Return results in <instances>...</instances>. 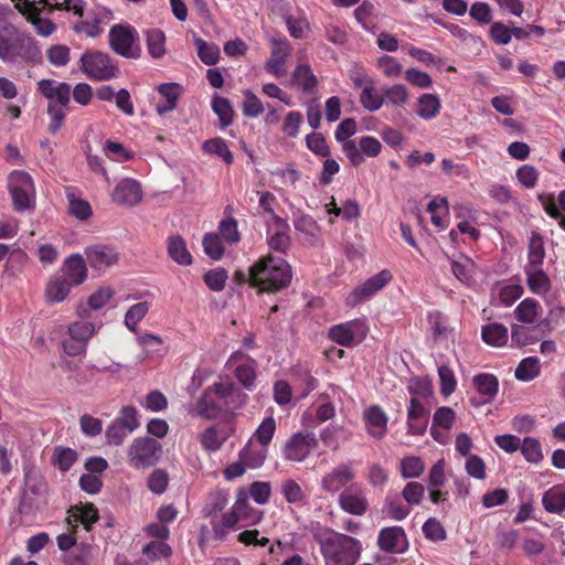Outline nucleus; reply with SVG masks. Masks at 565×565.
I'll return each instance as SVG.
<instances>
[{
  "label": "nucleus",
  "instance_id": "obj_44",
  "mask_svg": "<svg viewBox=\"0 0 565 565\" xmlns=\"http://www.w3.org/2000/svg\"><path fill=\"white\" fill-rule=\"evenodd\" d=\"M227 502V495L223 491L211 493L207 502L202 509V515L210 520L217 519L218 513L226 507Z\"/></svg>",
  "mask_w": 565,
  "mask_h": 565
},
{
  "label": "nucleus",
  "instance_id": "obj_56",
  "mask_svg": "<svg viewBox=\"0 0 565 565\" xmlns=\"http://www.w3.org/2000/svg\"><path fill=\"white\" fill-rule=\"evenodd\" d=\"M438 376L440 381V394L448 397L457 387L455 373L448 365H440L438 367Z\"/></svg>",
  "mask_w": 565,
  "mask_h": 565
},
{
  "label": "nucleus",
  "instance_id": "obj_41",
  "mask_svg": "<svg viewBox=\"0 0 565 565\" xmlns=\"http://www.w3.org/2000/svg\"><path fill=\"white\" fill-rule=\"evenodd\" d=\"M292 83L301 87L306 93H310L317 86V77L307 64L298 65L292 73Z\"/></svg>",
  "mask_w": 565,
  "mask_h": 565
},
{
  "label": "nucleus",
  "instance_id": "obj_16",
  "mask_svg": "<svg viewBox=\"0 0 565 565\" xmlns=\"http://www.w3.org/2000/svg\"><path fill=\"white\" fill-rule=\"evenodd\" d=\"M142 194L140 183L135 179L126 178L115 186L111 200L121 206H135L142 200Z\"/></svg>",
  "mask_w": 565,
  "mask_h": 565
},
{
  "label": "nucleus",
  "instance_id": "obj_14",
  "mask_svg": "<svg viewBox=\"0 0 565 565\" xmlns=\"http://www.w3.org/2000/svg\"><path fill=\"white\" fill-rule=\"evenodd\" d=\"M355 471L350 463H340L324 473L321 478V489L334 494L355 479Z\"/></svg>",
  "mask_w": 565,
  "mask_h": 565
},
{
  "label": "nucleus",
  "instance_id": "obj_6",
  "mask_svg": "<svg viewBox=\"0 0 565 565\" xmlns=\"http://www.w3.org/2000/svg\"><path fill=\"white\" fill-rule=\"evenodd\" d=\"M109 46L118 55L137 60L141 56L140 38L130 24H115L109 30Z\"/></svg>",
  "mask_w": 565,
  "mask_h": 565
},
{
  "label": "nucleus",
  "instance_id": "obj_19",
  "mask_svg": "<svg viewBox=\"0 0 565 565\" xmlns=\"http://www.w3.org/2000/svg\"><path fill=\"white\" fill-rule=\"evenodd\" d=\"M429 420V412L423 403L413 397L407 407V434L413 436H422L427 429Z\"/></svg>",
  "mask_w": 565,
  "mask_h": 565
},
{
  "label": "nucleus",
  "instance_id": "obj_28",
  "mask_svg": "<svg viewBox=\"0 0 565 565\" xmlns=\"http://www.w3.org/2000/svg\"><path fill=\"white\" fill-rule=\"evenodd\" d=\"M88 264L95 269H104L117 263L118 254L109 246H92L85 249Z\"/></svg>",
  "mask_w": 565,
  "mask_h": 565
},
{
  "label": "nucleus",
  "instance_id": "obj_50",
  "mask_svg": "<svg viewBox=\"0 0 565 565\" xmlns=\"http://www.w3.org/2000/svg\"><path fill=\"white\" fill-rule=\"evenodd\" d=\"M281 493L286 501L291 504H302L306 493L300 484L294 479H287L281 483Z\"/></svg>",
  "mask_w": 565,
  "mask_h": 565
},
{
  "label": "nucleus",
  "instance_id": "obj_47",
  "mask_svg": "<svg viewBox=\"0 0 565 565\" xmlns=\"http://www.w3.org/2000/svg\"><path fill=\"white\" fill-rule=\"evenodd\" d=\"M520 450L526 461L539 463L543 460L541 443L533 437H526L521 441Z\"/></svg>",
  "mask_w": 565,
  "mask_h": 565
},
{
  "label": "nucleus",
  "instance_id": "obj_26",
  "mask_svg": "<svg viewBox=\"0 0 565 565\" xmlns=\"http://www.w3.org/2000/svg\"><path fill=\"white\" fill-rule=\"evenodd\" d=\"M99 519L98 510L95 508L93 503H87L85 505L72 507L68 510L67 522L72 525V532L74 533L77 529V523L84 525L86 531H89L92 525L96 523Z\"/></svg>",
  "mask_w": 565,
  "mask_h": 565
},
{
  "label": "nucleus",
  "instance_id": "obj_63",
  "mask_svg": "<svg viewBox=\"0 0 565 565\" xmlns=\"http://www.w3.org/2000/svg\"><path fill=\"white\" fill-rule=\"evenodd\" d=\"M142 553L150 561H159L161 557H169L172 554V550L164 542L151 541L142 548Z\"/></svg>",
  "mask_w": 565,
  "mask_h": 565
},
{
  "label": "nucleus",
  "instance_id": "obj_60",
  "mask_svg": "<svg viewBox=\"0 0 565 565\" xmlns=\"http://www.w3.org/2000/svg\"><path fill=\"white\" fill-rule=\"evenodd\" d=\"M224 439L221 437L216 427H207L200 436V443L206 451H216L223 445Z\"/></svg>",
  "mask_w": 565,
  "mask_h": 565
},
{
  "label": "nucleus",
  "instance_id": "obj_37",
  "mask_svg": "<svg viewBox=\"0 0 565 565\" xmlns=\"http://www.w3.org/2000/svg\"><path fill=\"white\" fill-rule=\"evenodd\" d=\"M360 103L366 110L374 113L384 105V96L376 87L374 81L361 89Z\"/></svg>",
  "mask_w": 565,
  "mask_h": 565
},
{
  "label": "nucleus",
  "instance_id": "obj_11",
  "mask_svg": "<svg viewBox=\"0 0 565 565\" xmlns=\"http://www.w3.org/2000/svg\"><path fill=\"white\" fill-rule=\"evenodd\" d=\"M317 438L312 433H296L285 444L282 455L286 460L301 462L317 447Z\"/></svg>",
  "mask_w": 565,
  "mask_h": 565
},
{
  "label": "nucleus",
  "instance_id": "obj_1",
  "mask_svg": "<svg viewBox=\"0 0 565 565\" xmlns=\"http://www.w3.org/2000/svg\"><path fill=\"white\" fill-rule=\"evenodd\" d=\"M38 92L49 99L47 115L50 122L47 130L52 135H55L64 124L66 117L65 108L70 105L71 93L74 100L83 106L88 105L93 98L92 86L87 83L76 84L72 92L68 83L45 78L38 83Z\"/></svg>",
  "mask_w": 565,
  "mask_h": 565
},
{
  "label": "nucleus",
  "instance_id": "obj_13",
  "mask_svg": "<svg viewBox=\"0 0 565 565\" xmlns=\"http://www.w3.org/2000/svg\"><path fill=\"white\" fill-rule=\"evenodd\" d=\"M227 364L234 366V375L237 379V381L246 390L252 391L255 386V381L257 376V362L253 358L242 352H234L230 356Z\"/></svg>",
  "mask_w": 565,
  "mask_h": 565
},
{
  "label": "nucleus",
  "instance_id": "obj_2",
  "mask_svg": "<svg viewBox=\"0 0 565 565\" xmlns=\"http://www.w3.org/2000/svg\"><path fill=\"white\" fill-rule=\"evenodd\" d=\"M291 279V266L281 257L263 256L249 268V285L258 292L276 294L286 289Z\"/></svg>",
  "mask_w": 565,
  "mask_h": 565
},
{
  "label": "nucleus",
  "instance_id": "obj_20",
  "mask_svg": "<svg viewBox=\"0 0 565 565\" xmlns=\"http://www.w3.org/2000/svg\"><path fill=\"white\" fill-rule=\"evenodd\" d=\"M194 411L196 415L206 419H215L224 413L221 398L215 390V383L205 388L196 401Z\"/></svg>",
  "mask_w": 565,
  "mask_h": 565
},
{
  "label": "nucleus",
  "instance_id": "obj_24",
  "mask_svg": "<svg viewBox=\"0 0 565 565\" xmlns=\"http://www.w3.org/2000/svg\"><path fill=\"white\" fill-rule=\"evenodd\" d=\"M74 286L63 275L54 274L50 277L44 289V300L47 305L64 301Z\"/></svg>",
  "mask_w": 565,
  "mask_h": 565
},
{
  "label": "nucleus",
  "instance_id": "obj_51",
  "mask_svg": "<svg viewBox=\"0 0 565 565\" xmlns=\"http://www.w3.org/2000/svg\"><path fill=\"white\" fill-rule=\"evenodd\" d=\"M77 460V452L72 448L55 447L53 463L63 472L68 471Z\"/></svg>",
  "mask_w": 565,
  "mask_h": 565
},
{
  "label": "nucleus",
  "instance_id": "obj_15",
  "mask_svg": "<svg viewBox=\"0 0 565 565\" xmlns=\"http://www.w3.org/2000/svg\"><path fill=\"white\" fill-rule=\"evenodd\" d=\"M377 545L381 551L392 554H403L408 548L406 533L402 526H386L377 535Z\"/></svg>",
  "mask_w": 565,
  "mask_h": 565
},
{
  "label": "nucleus",
  "instance_id": "obj_39",
  "mask_svg": "<svg viewBox=\"0 0 565 565\" xmlns=\"http://www.w3.org/2000/svg\"><path fill=\"white\" fill-rule=\"evenodd\" d=\"M194 45L198 56L206 65H214L220 60V47L214 43H209L200 36H194Z\"/></svg>",
  "mask_w": 565,
  "mask_h": 565
},
{
  "label": "nucleus",
  "instance_id": "obj_55",
  "mask_svg": "<svg viewBox=\"0 0 565 565\" xmlns=\"http://www.w3.org/2000/svg\"><path fill=\"white\" fill-rule=\"evenodd\" d=\"M294 226L297 232L309 237H317L320 231L317 221L312 216L302 213L295 216Z\"/></svg>",
  "mask_w": 565,
  "mask_h": 565
},
{
  "label": "nucleus",
  "instance_id": "obj_46",
  "mask_svg": "<svg viewBox=\"0 0 565 565\" xmlns=\"http://www.w3.org/2000/svg\"><path fill=\"white\" fill-rule=\"evenodd\" d=\"M267 457L265 448L254 449L250 441L239 451V459L252 469L259 468L264 465Z\"/></svg>",
  "mask_w": 565,
  "mask_h": 565
},
{
  "label": "nucleus",
  "instance_id": "obj_49",
  "mask_svg": "<svg viewBox=\"0 0 565 565\" xmlns=\"http://www.w3.org/2000/svg\"><path fill=\"white\" fill-rule=\"evenodd\" d=\"M151 303L141 301L131 306L125 315V324L130 331H136L137 324L146 317Z\"/></svg>",
  "mask_w": 565,
  "mask_h": 565
},
{
  "label": "nucleus",
  "instance_id": "obj_9",
  "mask_svg": "<svg viewBox=\"0 0 565 565\" xmlns=\"http://www.w3.org/2000/svg\"><path fill=\"white\" fill-rule=\"evenodd\" d=\"M366 320L356 318L343 323L334 324L329 329V338L337 344L351 348L361 343L367 335Z\"/></svg>",
  "mask_w": 565,
  "mask_h": 565
},
{
  "label": "nucleus",
  "instance_id": "obj_58",
  "mask_svg": "<svg viewBox=\"0 0 565 565\" xmlns=\"http://www.w3.org/2000/svg\"><path fill=\"white\" fill-rule=\"evenodd\" d=\"M384 103L402 106L407 103L409 94L407 88L402 84H396L383 90Z\"/></svg>",
  "mask_w": 565,
  "mask_h": 565
},
{
  "label": "nucleus",
  "instance_id": "obj_35",
  "mask_svg": "<svg viewBox=\"0 0 565 565\" xmlns=\"http://www.w3.org/2000/svg\"><path fill=\"white\" fill-rule=\"evenodd\" d=\"M441 108L440 99L434 94H423L418 98L417 115L426 120L435 118Z\"/></svg>",
  "mask_w": 565,
  "mask_h": 565
},
{
  "label": "nucleus",
  "instance_id": "obj_30",
  "mask_svg": "<svg viewBox=\"0 0 565 565\" xmlns=\"http://www.w3.org/2000/svg\"><path fill=\"white\" fill-rule=\"evenodd\" d=\"M542 504L548 513L565 511V483L555 484L543 493Z\"/></svg>",
  "mask_w": 565,
  "mask_h": 565
},
{
  "label": "nucleus",
  "instance_id": "obj_34",
  "mask_svg": "<svg viewBox=\"0 0 565 565\" xmlns=\"http://www.w3.org/2000/svg\"><path fill=\"white\" fill-rule=\"evenodd\" d=\"M545 258L543 236L533 231L529 238L527 264L525 266H542Z\"/></svg>",
  "mask_w": 565,
  "mask_h": 565
},
{
  "label": "nucleus",
  "instance_id": "obj_61",
  "mask_svg": "<svg viewBox=\"0 0 565 565\" xmlns=\"http://www.w3.org/2000/svg\"><path fill=\"white\" fill-rule=\"evenodd\" d=\"M169 483V475L164 469H154L148 478V488L154 494H162Z\"/></svg>",
  "mask_w": 565,
  "mask_h": 565
},
{
  "label": "nucleus",
  "instance_id": "obj_32",
  "mask_svg": "<svg viewBox=\"0 0 565 565\" xmlns=\"http://www.w3.org/2000/svg\"><path fill=\"white\" fill-rule=\"evenodd\" d=\"M97 546L79 543L64 556L65 565H92Z\"/></svg>",
  "mask_w": 565,
  "mask_h": 565
},
{
  "label": "nucleus",
  "instance_id": "obj_18",
  "mask_svg": "<svg viewBox=\"0 0 565 565\" xmlns=\"http://www.w3.org/2000/svg\"><path fill=\"white\" fill-rule=\"evenodd\" d=\"M271 57L266 63V71L276 77H280L286 74V62L291 53V46L286 38L271 39Z\"/></svg>",
  "mask_w": 565,
  "mask_h": 565
},
{
  "label": "nucleus",
  "instance_id": "obj_36",
  "mask_svg": "<svg viewBox=\"0 0 565 565\" xmlns=\"http://www.w3.org/2000/svg\"><path fill=\"white\" fill-rule=\"evenodd\" d=\"M456 419V414L451 407L448 406H441L438 407L433 416V425L430 428V434L433 438L437 441H440L436 428H443L445 430H449Z\"/></svg>",
  "mask_w": 565,
  "mask_h": 565
},
{
  "label": "nucleus",
  "instance_id": "obj_43",
  "mask_svg": "<svg viewBox=\"0 0 565 565\" xmlns=\"http://www.w3.org/2000/svg\"><path fill=\"white\" fill-rule=\"evenodd\" d=\"M540 303L533 298H525L515 308L514 315L518 321L532 324L536 321Z\"/></svg>",
  "mask_w": 565,
  "mask_h": 565
},
{
  "label": "nucleus",
  "instance_id": "obj_27",
  "mask_svg": "<svg viewBox=\"0 0 565 565\" xmlns=\"http://www.w3.org/2000/svg\"><path fill=\"white\" fill-rule=\"evenodd\" d=\"M526 285L531 292L537 296H546L552 289V282L542 266H525Z\"/></svg>",
  "mask_w": 565,
  "mask_h": 565
},
{
  "label": "nucleus",
  "instance_id": "obj_64",
  "mask_svg": "<svg viewBox=\"0 0 565 565\" xmlns=\"http://www.w3.org/2000/svg\"><path fill=\"white\" fill-rule=\"evenodd\" d=\"M518 181L526 189H532L539 181V170L532 164H523L516 170Z\"/></svg>",
  "mask_w": 565,
  "mask_h": 565
},
{
  "label": "nucleus",
  "instance_id": "obj_4",
  "mask_svg": "<svg viewBox=\"0 0 565 565\" xmlns=\"http://www.w3.org/2000/svg\"><path fill=\"white\" fill-rule=\"evenodd\" d=\"M0 58L3 62L21 60L29 65H38L43 61L38 41L13 26L9 36L0 35Z\"/></svg>",
  "mask_w": 565,
  "mask_h": 565
},
{
  "label": "nucleus",
  "instance_id": "obj_17",
  "mask_svg": "<svg viewBox=\"0 0 565 565\" xmlns=\"http://www.w3.org/2000/svg\"><path fill=\"white\" fill-rule=\"evenodd\" d=\"M215 390L221 398L224 413H234L246 403L247 395L231 381L215 382Z\"/></svg>",
  "mask_w": 565,
  "mask_h": 565
},
{
  "label": "nucleus",
  "instance_id": "obj_45",
  "mask_svg": "<svg viewBox=\"0 0 565 565\" xmlns=\"http://www.w3.org/2000/svg\"><path fill=\"white\" fill-rule=\"evenodd\" d=\"M425 470V463L418 456H406L401 460V476L404 479L418 478Z\"/></svg>",
  "mask_w": 565,
  "mask_h": 565
},
{
  "label": "nucleus",
  "instance_id": "obj_33",
  "mask_svg": "<svg viewBox=\"0 0 565 565\" xmlns=\"http://www.w3.org/2000/svg\"><path fill=\"white\" fill-rule=\"evenodd\" d=\"M168 254L179 265L188 266L192 264V256L188 250L185 241L180 236H171L168 239Z\"/></svg>",
  "mask_w": 565,
  "mask_h": 565
},
{
  "label": "nucleus",
  "instance_id": "obj_38",
  "mask_svg": "<svg viewBox=\"0 0 565 565\" xmlns=\"http://www.w3.org/2000/svg\"><path fill=\"white\" fill-rule=\"evenodd\" d=\"M147 49L153 58H160L166 54V34L160 29L146 31Z\"/></svg>",
  "mask_w": 565,
  "mask_h": 565
},
{
  "label": "nucleus",
  "instance_id": "obj_21",
  "mask_svg": "<svg viewBox=\"0 0 565 565\" xmlns=\"http://www.w3.org/2000/svg\"><path fill=\"white\" fill-rule=\"evenodd\" d=\"M340 508L353 515H363L367 511L369 502L363 491L358 487L345 488L339 495Z\"/></svg>",
  "mask_w": 565,
  "mask_h": 565
},
{
  "label": "nucleus",
  "instance_id": "obj_31",
  "mask_svg": "<svg viewBox=\"0 0 565 565\" xmlns=\"http://www.w3.org/2000/svg\"><path fill=\"white\" fill-rule=\"evenodd\" d=\"M482 340L491 347H504L509 340L508 328L499 322L486 324L481 329Z\"/></svg>",
  "mask_w": 565,
  "mask_h": 565
},
{
  "label": "nucleus",
  "instance_id": "obj_23",
  "mask_svg": "<svg viewBox=\"0 0 565 565\" xmlns=\"http://www.w3.org/2000/svg\"><path fill=\"white\" fill-rule=\"evenodd\" d=\"M162 100L156 104V111L162 116L172 110L178 106V102L183 94L182 85L178 83H163L157 88Z\"/></svg>",
  "mask_w": 565,
  "mask_h": 565
},
{
  "label": "nucleus",
  "instance_id": "obj_52",
  "mask_svg": "<svg viewBox=\"0 0 565 565\" xmlns=\"http://www.w3.org/2000/svg\"><path fill=\"white\" fill-rule=\"evenodd\" d=\"M49 62L55 67L66 66L71 61V49L65 44H54L46 50Z\"/></svg>",
  "mask_w": 565,
  "mask_h": 565
},
{
  "label": "nucleus",
  "instance_id": "obj_53",
  "mask_svg": "<svg viewBox=\"0 0 565 565\" xmlns=\"http://www.w3.org/2000/svg\"><path fill=\"white\" fill-rule=\"evenodd\" d=\"M212 108L218 116L222 127H227L233 122L234 110L228 99L218 96L214 97Z\"/></svg>",
  "mask_w": 565,
  "mask_h": 565
},
{
  "label": "nucleus",
  "instance_id": "obj_12",
  "mask_svg": "<svg viewBox=\"0 0 565 565\" xmlns=\"http://www.w3.org/2000/svg\"><path fill=\"white\" fill-rule=\"evenodd\" d=\"M392 278L393 275L388 269L381 270L365 280L362 285L355 287L348 297V303L350 306H356L358 303L371 298L382 290L392 280Z\"/></svg>",
  "mask_w": 565,
  "mask_h": 565
},
{
  "label": "nucleus",
  "instance_id": "obj_8",
  "mask_svg": "<svg viewBox=\"0 0 565 565\" xmlns=\"http://www.w3.org/2000/svg\"><path fill=\"white\" fill-rule=\"evenodd\" d=\"M162 451L161 444L151 437L136 438L128 448V463L135 469L154 466Z\"/></svg>",
  "mask_w": 565,
  "mask_h": 565
},
{
  "label": "nucleus",
  "instance_id": "obj_48",
  "mask_svg": "<svg viewBox=\"0 0 565 565\" xmlns=\"http://www.w3.org/2000/svg\"><path fill=\"white\" fill-rule=\"evenodd\" d=\"M203 150L207 153H213L221 157L227 164L234 160L233 153L222 138H213L205 140L202 146Z\"/></svg>",
  "mask_w": 565,
  "mask_h": 565
},
{
  "label": "nucleus",
  "instance_id": "obj_42",
  "mask_svg": "<svg viewBox=\"0 0 565 565\" xmlns=\"http://www.w3.org/2000/svg\"><path fill=\"white\" fill-rule=\"evenodd\" d=\"M512 342L518 347H526L540 340L536 327L513 324L511 330Z\"/></svg>",
  "mask_w": 565,
  "mask_h": 565
},
{
  "label": "nucleus",
  "instance_id": "obj_3",
  "mask_svg": "<svg viewBox=\"0 0 565 565\" xmlns=\"http://www.w3.org/2000/svg\"><path fill=\"white\" fill-rule=\"evenodd\" d=\"M319 545L326 565H354L362 552L359 540L334 531L321 536Z\"/></svg>",
  "mask_w": 565,
  "mask_h": 565
},
{
  "label": "nucleus",
  "instance_id": "obj_7",
  "mask_svg": "<svg viewBox=\"0 0 565 565\" xmlns=\"http://www.w3.org/2000/svg\"><path fill=\"white\" fill-rule=\"evenodd\" d=\"M8 186L13 207L17 212H24L34 206V183L28 172L20 170L11 172Z\"/></svg>",
  "mask_w": 565,
  "mask_h": 565
},
{
  "label": "nucleus",
  "instance_id": "obj_57",
  "mask_svg": "<svg viewBox=\"0 0 565 565\" xmlns=\"http://www.w3.org/2000/svg\"><path fill=\"white\" fill-rule=\"evenodd\" d=\"M242 110L246 117L256 118L263 114L264 105L252 90L247 89L244 92Z\"/></svg>",
  "mask_w": 565,
  "mask_h": 565
},
{
  "label": "nucleus",
  "instance_id": "obj_22",
  "mask_svg": "<svg viewBox=\"0 0 565 565\" xmlns=\"http://www.w3.org/2000/svg\"><path fill=\"white\" fill-rule=\"evenodd\" d=\"M363 419L370 436L383 439L387 431L388 416L380 405H372L363 413Z\"/></svg>",
  "mask_w": 565,
  "mask_h": 565
},
{
  "label": "nucleus",
  "instance_id": "obj_59",
  "mask_svg": "<svg viewBox=\"0 0 565 565\" xmlns=\"http://www.w3.org/2000/svg\"><path fill=\"white\" fill-rule=\"evenodd\" d=\"M95 333V326L86 321H76L70 324L68 334L73 340H79L87 344Z\"/></svg>",
  "mask_w": 565,
  "mask_h": 565
},
{
  "label": "nucleus",
  "instance_id": "obj_62",
  "mask_svg": "<svg viewBox=\"0 0 565 565\" xmlns=\"http://www.w3.org/2000/svg\"><path fill=\"white\" fill-rule=\"evenodd\" d=\"M425 494V488L420 482L409 481L405 484L402 495L409 505H418Z\"/></svg>",
  "mask_w": 565,
  "mask_h": 565
},
{
  "label": "nucleus",
  "instance_id": "obj_5",
  "mask_svg": "<svg viewBox=\"0 0 565 565\" xmlns=\"http://www.w3.org/2000/svg\"><path fill=\"white\" fill-rule=\"evenodd\" d=\"M81 71L90 79L109 81L119 76V67L109 54L98 50H87L79 61Z\"/></svg>",
  "mask_w": 565,
  "mask_h": 565
},
{
  "label": "nucleus",
  "instance_id": "obj_10",
  "mask_svg": "<svg viewBox=\"0 0 565 565\" xmlns=\"http://www.w3.org/2000/svg\"><path fill=\"white\" fill-rule=\"evenodd\" d=\"M14 8L30 22L39 35L50 36L56 31V24L50 20L41 18L42 9L36 6L35 1L30 0H11Z\"/></svg>",
  "mask_w": 565,
  "mask_h": 565
},
{
  "label": "nucleus",
  "instance_id": "obj_54",
  "mask_svg": "<svg viewBox=\"0 0 565 565\" xmlns=\"http://www.w3.org/2000/svg\"><path fill=\"white\" fill-rule=\"evenodd\" d=\"M275 431L276 422L273 416H269L264 418L257 427L254 438L265 448L271 443Z\"/></svg>",
  "mask_w": 565,
  "mask_h": 565
},
{
  "label": "nucleus",
  "instance_id": "obj_40",
  "mask_svg": "<svg viewBox=\"0 0 565 565\" xmlns=\"http://www.w3.org/2000/svg\"><path fill=\"white\" fill-rule=\"evenodd\" d=\"M541 373L540 360L536 356H529L519 363L514 375L519 381L529 382L537 377Z\"/></svg>",
  "mask_w": 565,
  "mask_h": 565
},
{
  "label": "nucleus",
  "instance_id": "obj_25",
  "mask_svg": "<svg viewBox=\"0 0 565 565\" xmlns=\"http://www.w3.org/2000/svg\"><path fill=\"white\" fill-rule=\"evenodd\" d=\"M58 274L66 277L74 287L82 285L87 278V267L83 256L79 254L68 256Z\"/></svg>",
  "mask_w": 565,
  "mask_h": 565
},
{
  "label": "nucleus",
  "instance_id": "obj_29",
  "mask_svg": "<svg viewBox=\"0 0 565 565\" xmlns=\"http://www.w3.org/2000/svg\"><path fill=\"white\" fill-rule=\"evenodd\" d=\"M473 388L483 397L484 402H491L499 392V381L494 374L479 373L472 377Z\"/></svg>",
  "mask_w": 565,
  "mask_h": 565
}]
</instances>
